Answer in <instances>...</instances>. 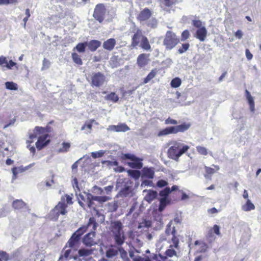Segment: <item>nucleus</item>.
Here are the masks:
<instances>
[{
	"label": "nucleus",
	"instance_id": "obj_1",
	"mask_svg": "<svg viewBox=\"0 0 261 261\" xmlns=\"http://www.w3.org/2000/svg\"><path fill=\"white\" fill-rule=\"evenodd\" d=\"M169 148L167 151L169 158L178 161L179 158L190 149V146L185 145L180 140H173L169 143Z\"/></svg>",
	"mask_w": 261,
	"mask_h": 261
},
{
	"label": "nucleus",
	"instance_id": "obj_2",
	"mask_svg": "<svg viewBox=\"0 0 261 261\" xmlns=\"http://www.w3.org/2000/svg\"><path fill=\"white\" fill-rule=\"evenodd\" d=\"M98 223L96 222L94 217H90L88 222L86 225H83L86 228V231L88 228H90V231L85 234L83 238V243L84 245L88 247H91L97 244L95 241V230L98 226Z\"/></svg>",
	"mask_w": 261,
	"mask_h": 261
},
{
	"label": "nucleus",
	"instance_id": "obj_3",
	"mask_svg": "<svg viewBox=\"0 0 261 261\" xmlns=\"http://www.w3.org/2000/svg\"><path fill=\"white\" fill-rule=\"evenodd\" d=\"M110 230L113 234L116 244L121 246L124 243L125 237L123 230V225L120 221H114L111 223Z\"/></svg>",
	"mask_w": 261,
	"mask_h": 261
},
{
	"label": "nucleus",
	"instance_id": "obj_4",
	"mask_svg": "<svg viewBox=\"0 0 261 261\" xmlns=\"http://www.w3.org/2000/svg\"><path fill=\"white\" fill-rule=\"evenodd\" d=\"M180 42V39L175 33L168 31L163 40V45L167 50H170L174 48Z\"/></svg>",
	"mask_w": 261,
	"mask_h": 261
},
{
	"label": "nucleus",
	"instance_id": "obj_5",
	"mask_svg": "<svg viewBox=\"0 0 261 261\" xmlns=\"http://www.w3.org/2000/svg\"><path fill=\"white\" fill-rule=\"evenodd\" d=\"M191 126L190 123L184 122L181 124L167 127L162 129L159 133V136H166L170 134H175L179 132H185Z\"/></svg>",
	"mask_w": 261,
	"mask_h": 261
},
{
	"label": "nucleus",
	"instance_id": "obj_6",
	"mask_svg": "<svg viewBox=\"0 0 261 261\" xmlns=\"http://www.w3.org/2000/svg\"><path fill=\"white\" fill-rule=\"evenodd\" d=\"M122 160L128 159L132 162L127 163L128 165L133 169H140L143 167L142 160L130 153L123 154L121 156Z\"/></svg>",
	"mask_w": 261,
	"mask_h": 261
},
{
	"label": "nucleus",
	"instance_id": "obj_7",
	"mask_svg": "<svg viewBox=\"0 0 261 261\" xmlns=\"http://www.w3.org/2000/svg\"><path fill=\"white\" fill-rule=\"evenodd\" d=\"M86 232V227H80L75 232L72 234L65 247H67L68 245L69 247L73 248L77 245L80 241L81 236Z\"/></svg>",
	"mask_w": 261,
	"mask_h": 261
},
{
	"label": "nucleus",
	"instance_id": "obj_8",
	"mask_svg": "<svg viewBox=\"0 0 261 261\" xmlns=\"http://www.w3.org/2000/svg\"><path fill=\"white\" fill-rule=\"evenodd\" d=\"M106 12L107 9L103 4H97L94 10L93 17L99 23H102L105 18Z\"/></svg>",
	"mask_w": 261,
	"mask_h": 261
},
{
	"label": "nucleus",
	"instance_id": "obj_9",
	"mask_svg": "<svg viewBox=\"0 0 261 261\" xmlns=\"http://www.w3.org/2000/svg\"><path fill=\"white\" fill-rule=\"evenodd\" d=\"M87 196V206L89 208H93L96 212V214H99L98 210H96L94 206V201H97L100 202H104L110 199L109 197L106 196H94L90 193H85Z\"/></svg>",
	"mask_w": 261,
	"mask_h": 261
},
{
	"label": "nucleus",
	"instance_id": "obj_10",
	"mask_svg": "<svg viewBox=\"0 0 261 261\" xmlns=\"http://www.w3.org/2000/svg\"><path fill=\"white\" fill-rule=\"evenodd\" d=\"M106 82L105 75L100 72H94L91 77V86L92 87H100Z\"/></svg>",
	"mask_w": 261,
	"mask_h": 261
},
{
	"label": "nucleus",
	"instance_id": "obj_11",
	"mask_svg": "<svg viewBox=\"0 0 261 261\" xmlns=\"http://www.w3.org/2000/svg\"><path fill=\"white\" fill-rule=\"evenodd\" d=\"M68 205L64 202H59L51 210V214L54 218L57 219L60 215H64L67 213L66 208Z\"/></svg>",
	"mask_w": 261,
	"mask_h": 261
},
{
	"label": "nucleus",
	"instance_id": "obj_12",
	"mask_svg": "<svg viewBox=\"0 0 261 261\" xmlns=\"http://www.w3.org/2000/svg\"><path fill=\"white\" fill-rule=\"evenodd\" d=\"M12 206L15 211L19 212H30L29 205L22 199H15L12 203Z\"/></svg>",
	"mask_w": 261,
	"mask_h": 261
},
{
	"label": "nucleus",
	"instance_id": "obj_13",
	"mask_svg": "<svg viewBox=\"0 0 261 261\" xmlns=\"http://www.w3.org/2000/svg\"><path fill=\"white\" fill-rule=\"evenodd\" d=\"M190 249L196 253L205 252L207 251L208 247L203 241H195L194 244L189 245Z\"/></svg>",
	"mask_w": 261,
	"mask_h": 261
},
{
	"label": "nucleus",
	"instance_id": "obj_14",
	"mask_svg": "<svg viewBox=\"0 0 261 261\" xmlns=\"http://www.w3.org/2000/svg\"><path fill=\"white\" fill-rule=\"evenodd\" d=\"M49 135L47 134L39 136L38 140L35 144L38 150H41L49 144L50 140L47 139Z\"/></svg>",
	"mask_w": 261,
	"mask_h": 261
},
{
	"label": "nucleus",
	"instance_id": "obj_15",
	"mask_svg": "<svg viewBox=\"0 0 261 261\" xmlns=\"http://www.w3.org/2000/svg\"><path fill=\"white\" fill-rule=\"evenodd\" d=\"M150 55L148 54L142 53L140 54L137 59V64L140 68L146 66L149 62Z\"/></svg>",
	"mask_w": 261,
	"mask_h": 261
},
{
	"label": "nucleus",
	"instance_id": "obj_16",
	"mask_svg": "<svg viewBox=\"0 0 261 261\" xmlns=\"http://www.w3.org/2000/svg\"><path fill=\"white\" fill-rule=\"evenodd\" d=\"M151 15V11L148 8H145L139 13L137 19L140 22L145 21L149 19Z\"/></svg>",
	"mask_w": 261,
	"mask_h": 261
},
{
	"label": "nucleus",
	"instance_id": "obj_17",
	"mask_svg": "<svg viewBox=\"0 0 261 261\" xmlns=\"http://www.w3.org/2000/svg\"><path fill=\"white\" fill-rule=\"evenodd\" d=\"M144 36L143 35L142 32L140 29H137V31L135 33L132 38L131 46L136 47L139 44V41L142 39V37Z\"/></svg>",
	"mask_w": 261,
	"mask_h": 261
},
{
	"label": "nucleus",
	"instance_id": "obj_18",
	"mask_svg": "<svg viewBox=\"0 0 261 261\" xmlns=\"http://www.w3.org/2000/svg\"><path fill=\"white\" fill-rule=\"evenodd\" d=\"M34 164V163L31 164L26 167L20 166L19 167H13L11 169L13 173V178L16 179L17 177V175L19 173L24 172V171L29 169V168L32 167Z\"/></svg>",
	"mask_w": 261,
	"mask_h": 261
},
{
	"label": "nucleus",
	"instance_id": "obj_19",
	"mask_svg": "<svg viewBox=\"0 0 261 261\" xmlns=\"http://www.w3.org/2000/svg\"><path fill=\"white\" fill-rule=\"evenodd\" d=\"M116 44V40L114 38H110L103 42L102 47L106 50L112 51Z\"/></svg>",
	"mask_w": 261,
	"mask_h": 261
},
{
	"label": "nucleus",
	"instance_id": "obj_20",
	"mask_svg": "<svg viewBox=\"0 0 261 261\" xmlns=\"http://www.w3.org/2000/svg\"><path fill=\"white\" fill-rule=\"evenodd\" d=\"M110 128L111 130L120 132H125L129 130V127L125 123H120L117 125H110Z\"/></svg>",
	"mask_w": 261,
	"mask_h": 261
},
{
	"label": "nucleus",
	"instance_id": "obj_21",
	"mask_svg": "<svg viewBox=\"0 0 261 261\" xmlns=\"http://www.w3.org/2000/svg\"><path fill=\"white\" fill-rule=\"evenodd\" d=\"M154 175V171L153 168L144 167L142 170V177L152 179Z\"/></svg>",
	"mask_w": 261,
	"mask_h": 261
},
{
	"label": "nucleus",
	"instance_id": "obj_22",
	"mask_svg": "<svg viewBox=\"0 0 261 261\" xmlns=\"http://www.w3.org/2000/svg\"><path fill=\"white\" fill-rule=\"evenodd\" d=\"M207 31L205 27L199 28L195 33V37L199 39L200 41H203L206 36Z\"/></svg>",
	"mask_w": 261,
	"mask_h": 261
},
{
	"label": "nucleus",
	"instance_id": "obj_23",
	"mask_svg": "<svg viewBox=\"0 0 261 261\" xmlns=\"http://www.w3.org/2000/svg\"><path fill=\"white\" fill-rule=\"evenodd\" d=\"M101 45L100 41L97 40H92L87 42L89 49L91 51H95Z\"/></svg>",
	"mask_w": 261,
	"mask_h": 261
},
{
	"label": "nucleus",
	"instance_id": "obj_24",
	"mask_svg": "<svg viewBox=\"0 0 261 261\" xmlns=\"http://www.w3.org/2000/svg\"><path fill=\"white\" fill-rule=\"evenodd\" d=\"M93 253V249H92L82 248L78 251L79 256L83 258L91 255Z\"/></svg>",
	"mask_w": 261,
	"mask_h": 261
},
{
	"label": "nucleus",
	"instance_id": "obj_25",
	"mask_svg": "<svg viewBox=\"0 0 261 261\" xmlns=\"http://www.w3.org/2000/svg\"><path fill=\"white\" fill-rule=\"evenodd\" d=\"M140 47L145 50L151 51V47L148 38L146 36L142 37L141 40Z\"/></svg>",
	"mask_w": 261,
	"mask_h": 261
},
{
	"label": "nucleus",
	"instance_id": "obj_26",
	"mask_svg": "<svg viewBox=\"0 0 261 261\" xmlns=\"http://www.w3.org/2000/svg\"><path fill=\"white\" fill-rule=\"evenodd\" d=\"M158 196V192L155 191L153 190H149L147 192V194L144 197V199L150 203L151 201H152L154 199L156 198V197Z\"/></svg>",
	"mask_w": 261,
	"mask_h": 261
},
{
	"label": "nucleus",
	"instance_id": "obj_27",
	"mask_svg": "<svg viewBox=\"0 0 261 261\" xmlns=\"http://www.w3.org/2000/svg\"><path fill=\"white\" fill-rule=\"evenodd\" d=\"M158 70L156 68H154L148 74V75L143 79V84H145L148 83L153 79L157 74Z\"/></svg>",
	"mask_w": 261,
	"mask_h": 261
},
{
	"label": "nucleus",
	"instance_id": "obj_28",
	"mask_svg": "<svg viewBox=\"0 0 261 261\" xmlns=\"http://www.w3.org/2000/svg\"><path fill=\"white\" fill-rule=\"evenodd\" d=\"M245 93L248 102L250 106V109L251 111L253 112L254 111V102L253 98L251 95L250 93L247 90H246Z\"/></svg>",
	"mask_w": 261,
	"mask_h": 261
},
{
	"label": "nucleus",
	"instance_id": "obj_29",
	"mask_svg": "<svg viewBox=\"0 0 261 261\" xmlns=\"http://www.w3.org/2000/svg\"><path fill=\"white\" fill-rule=\"evenodd\" d=\"M255 209L254 205L251 202V200L247 199L246 203L242 205V210L245 212H249Z\"/></svg>",
	"mask_w": 261,
	"mask_h": 261
},
{
	"label": "nucleus",
	"instance_id": "obj_30",
	"mask_svg": "<svg viewBox=\"0 0 261 261\" xmlns=\"http://www.w3.org/2000/svg\"><path fill=\"white\" fill-rule=\"evenodd\" d=\"M165 233L167 236L176 234L177 232L174 226H172L171 223H169L166 226Z\"/></svg>",
	"mask_w": 261,
	"mask_h": 261
},
{
	"label": "nucleus",
	"instance_id": "obj_31",
	"mask_svg": "<svg viewBox=\"0 0 261 261\" xmlns=\"http://www.w3.org/2000/svg\"><path fill=\"white\" fill-rule=\"evenodd\" d=\"M170 203V201L166 197H162L160 200L159 211L162 212L166 205Z\"/></svg>",
	"mask_w": 261,
	"mask_h": 261
},
{
	"label": "nucleus",
	"instance_id": "obj_32",
	"mask_svg": "<svg viewBox=\"0 0 261 261\" xmlns=\"http://www.w3.org/2000/svg\"><path fill=\"white\" fill-rule=\"evenodd\" d=\"M71 144L69 142H63L62 143V147L58 150V153H64L69 151Z\"/></svg>",
	"mask_w": 261,
	"mask_h": 261
},
{
	"label": "nucleus",
	"instance_id": "obj_33",
	"mask_svg": "<svg viewBox=\"0 0 261 261\" xmlns=\"http://www.w3.org/2000/svg\"><path fill=\"white\" fill-rule=\"evenodd\" d=\"M121 194L124 196H132L133 189L130 186H125L120 191Z\"/></svg>",
	"mask_w": 261,
	"mask_h": 261
},
{
	"label": "nucleus",
	"instance_id": "obj_34",
	"mask_svg": "<svg viewBox=\"0 0 261 261\" xmlns=\"http://www.w3.org/2000/svg\"><path fill=\"white\" fill-rule=\"evenodd\" d=\"M53 129L50 126H46L45 127H43L41 126H36L35 130L37 131L39 133H41L42 134L44 133H50L52 131Z\"/></svg>",
	"mask_w": 261,
	"mask_h": 261
},
{
	"label": "nucleus",
	"instance_id": "obj_35",
	"mask_svg": "<svg viewBox=\"0 0 261 261\" xmlns=\"http://www.w3.org/2000/svg\"><path fill=\"white\" fill-rule=\"evenodd\" d=\"M171 241L173 243V245H170L169 247L173 248L174 247L176 249L179 248V239L176 234H174L171 237Z\"/></svg>",
	"mask_w": 261,
	"mask_h": 261
},
{
	"label": "nucleus",
	"instance_id": "obj_36",
	"mask_svg": "<svg viewBox=\"0 0 261 261\" xmlns=\"http://www.w3.org/2000/svg\"><path fill=\"white\" fill-rule=\"evenodd\" d=\"M106 99L113 102H116L118 101L119 97L115 92H111L106 96Z\"/></svg>",
	"mask_w": 261,
	"mask_h": 261
},
{
	"label": "nucleus",
	"instance_id": "obj_37",
	"mask_svg": "<svg viewBox=\"0 0 261 261\" xmlns=\"http://www.w3.org/2000/svg\"><path fill=\"white\" fill-rule=\"evenodd\" d=\"M71 57L73 62L78 65H82L83 64L82 60L80 56L75 53H73L71 54Z\"/></svg>",
	"mask_w": 261,
	"mask_h": 261
},
{
	"label": "nucleus",
	"instance_id": "obj_38",
	"mask_svg": "<svg viewBox=\"0 0 261 261\" xmlns=\"http://www.w3.org/2000/svg\"><path fill=\"white\" fill-rule=\"evenodd\" d=\"M87 45V42L78 43L75 48L79 53H84L86 50V47Z\"/></svg>",
	"mask_w": 261,
	"mask_h": 261
},
{
	"label": "nucleus",
	"instance_id": "obj_39",
	"mask_svg": "<svg viewBox=\"0 0 261 261\" xmlns=\"http://www.w3.org/2000/svg\"><path fill=\"white\" fill-rule=\"evenodd\" d=\"M40 134H42V133H39L37 131L35 130V127L34 130H33V133H30L29 134V139L31 140H28L27 141V142L28 143H29V144H31V143H33V139H36L38 135H40Z\"/></svg>",
	"mask_w": 261,
	"mask_h": 261
},
{
	"label": "nucleus",
	"instance_id": "obj_40",
	"mask_svg": "<svg viewBox=\"0 0 261 261\" xmlns=\"http://www.w3.org/2000/svg\"><path fill=\"white\" fill-rule=\"evenodd\" d=\"M85 192L84 193V194L86 196V198L85 197L84 195H82L81 194H80L78 197V200H79V204H80L81 206H82V207H84V205H85V203L87 205V196L85 194Z\"/></svg>",
	"mask_w": 261,
	"mask_h": 261
},
{
	"label": "nucleus",
	"instance_id": "obj_41",
	"mask_svg": "<svg viewBox=\"0 0 261 261\" xmlns=\"http://www.w3.org/2000/svg\"><path fill=\"white\" fill-rule=\"evenodd\" d=\"M181 84V80L179 77H175L171 81L170 85L173 88H177L180 86Z\"/></svg>",
	"mask_w": 261,
	"mask_h": 261
},
{
	"label": "nucleus",
	"instance_id": "obj_42",
	"mask_svg": "<svg viewBox=\"0 0 261 261\" xmlns=\"http://www.w3.org/2000/svg\"><path fill=\"white\" fill-rule=\"evenodd\" d=\"M190 47V44L189 43H183L181 46L178 49V53L182 54L187 51Z\"/></svg>",
	"mask_w": 261,
	"mask_h": 261
},
{
	"label": "nucleus",
	"instance_id": "obj_43",
	"mask_svg": "<svg viewBox=\"0 0 261 261\" xmlns=\"http://www.w3.org/2000/svg\"><path fill=\"white\" fill-rule=\"evenodd\" d=\"M94 122H95V120L94 119H91L89 121L85 122V123L82 126V129L84 130L88 128L89 130V132H91L92 127V124Z\"/></svg>",
	"mask_w": 261,
	"mask_h": 261
},
{
	"label": "nucleus",
	"instance_id": "obj_44",
	"mask_svg": "<svg viewBox=\"0 0 261 261\" xmlns=\"http://www.w3.org/2000/svg\"><path fill=\"white\" fill-rule=\"evenodd\" d=\"M128 173L131 176L135 179L139 178L141 175L140 171L136 170H129Z\"/></svg>",
	"mask_w": 261,
	"mask_h": 261
},
{
	"label": "nucleus",
	"instance_id": "obj_45",
	"mask_svg": "<svg viewBox=\"0 0 261 261\" xmlns=\"http://www.w3.org/2000/svg\"><path fill=\"white\" fill-rule=\"evenodd\" d=\"M5 86L6 88L9 90H16L17 89V84L12 82H7L5 83Z\"/></svg>",
	"mask_w": 261,
	"mask_h": 261
},
{
	"label": "nucleus",
	"instance_id": "obj_46",
	"mask_svg": "<svg viewBox=\"0 0 261 261\" xmlns=\"http://www.w3.org/2000/svg\"><path fill=\"white\" fill-rule=\"evenodd\" d=\"M171 193L170 188L169 187H166L164 189L161 190L159 195L160 196L163 197H166L169 195V194Z\"/></svg>",
	"mask_w": 261,
	"mask_h": 261
},
{
	"label": "nucleus",
	"instance_id": "obj_47",
	"mask_svg": "<svg viewBox=\"0 0 261 261\" xmlns=\"http://www.w3.org/2000/svg\"><path fill=\"white\" fill-rule=\"evenodd\" d=\"M9 259L8 253L4 251H0V261H8Z\"/></svg>",
	"mask_w": 261,
	"mask_h": 261
},
{
	"label": "nucleus",
	"instance_id": "obj_48",
	"mask_svg": "<svg viewBox=\"0 0 261 261\" xmlns=\"http://www.w3.org/2000/svg\"><path fill=\"white\" fill-rule=\"evenodd\" d=\"M119 251L120 252L121 257L123 259V261H129V259L127 257V253L124 249L120 248H119Z\"/></svg>",
	"mask_w": 261,
	"mask_h": 261
},
{
	"label": "nucleus",
	"instance_id": "obj_49",
	"mask_svg": "<svg viewBox=\"0 0 261 261\" xmlns=\"http://www.w3.org/2000/svg\"><path fill=\"white\" fill-rule=\"evenodd\" d=\"M190 34L188 30H184L181 34L180 40L181 41H185L189 38Z\"/></svg>",
	"mask_w": 261,
	"mask_h": 261
},
{
	"label": "nucleus",
	"instance_id": "obj_50",
	"mask_svg": "<svg viewBox=\"0 0 261 261\" xmlns=\"http://www.w3.org/2000/svg\"><path fill=\"white\" fill-rule=\"evenodd\" d=\"M178 3V0H164V4L166 7H170Z\"/></svg>",
	"mask_w": 261,
	"mask_h": 261
},
{
	"label": "nucleus",
	"instance_id": "obj_51",
	"mask_svg": "<svg viewBox=\"0 0 261 261\" xmlns=\"http://www.w3.org/2000/svg\"><path fill=\"white\" fill-rule=\"evenodd\" d=\"M212 175V168L205 167L204 176L206 179H210Z\"/></svg>",
	"mask_w": 261,
	"mask_h": 261
},
{
	"label": "nucleus",
	"instance_id": "obj_52",
	"mask_svg": "<svg viewBox=\"0 0 261 261\" xmlns=\"http://www.w3.org/2000/svg\"><path fill=\"white\" fill-rule=\"evenodd\" d=\"M64 197L66 198L65 200H66V201L67 202V204H72L73 203V202L72 201V194L71 195V196H70L69 195H68V194H66L64 197H62L61 200L62 201H64L65 200Z\"/></svg>",
	"mask_w": 261,
	"mask_h": 261
},
{
	"label": "nucleus",
	"instance_id": "obj_53",
	"mask_svg": "<svg viewBox=\"0 0 261 261\" xmlns=\"http://www.w3.org/2000/svg\"><path fill=\"white\" fill-rule=\"evenodd\" d=\"M192 25L198 29L204 27L202 25V22L199 20H193L192 21Z\"/></svg>",
	"mask_w": 261,
	"mask_h": 261
},
{
	"label": "nucleus",
	"instance_id": "obj_54",
	"mask_svg": "<svg viewBox=\"0 0 261 261\" xmlns=\"http://www.w3.org/2000/svg\"><path fill=\"white\" fill-rule=\"evenodd\" d=\"M103 164H106L109 166H118V162L117 161H103L102 162Z\"/></svg>",
	"mask_w": 261,
	"mask_h": 261
},
{
	"label": "nucleus",
	"instance_id": "obj_55",
	"mask_svg": "<svg viewBox=\"0 0 261 261\" xmlns=\"http://www.w3.org/2000/svg\"><path fill=\"white\" fill-rule=\"evenodd\" d=\"M168 183L165 180L161 179L156 182V186L159 188H163L168 185Z\"/></svg>",
	"mask_w": 261,
	"mask_h": 261
},
{
	"label": "nucleus",
	"instance_id": "obj_56",
	"mask_svg": "<svg viewBox=\"0 0 261 261\" xmlns=\"http://www.w3.org/2000/svg\"><path fill=\"white\" fill-rule=\"evenodd\" d=\"M197 151L202 155H206L207 153V150L205 148L202 146H197L196 147Z\"/></svg>",
	"mask_w": 261,
	"mask_h": 261
},
{
	"label": "nucleus",
	"instance_id": "obj_57",
	"mask_svg": "<svg viewBox=\"0 0 261 261\" xmlns=\"http://www.w3.org/2000/svg\"><path fill=\"white\" fill-rule=\"evenodd\" d=\"M165 123L166 124L176 125L178 123V122H177V120L172 119L170 117H169L165 120Z\"/></svg>",
	"mask_w": 261,
	"mask_h": 261
},
{
	"label": "nucleus",
	"instance_id": "obj_58",
	"mask_svg": "<svg viewBox=\"0 0 261 261\" xmlns=\"http://www.w3.org/2000/svg\"><path fill=\"white\" fill-rule=\"evenodd\" d=\"M104 152L102 151L98 152H93L91 153V156L93 158L96 159L97 158L101 157L103 155Z\"/></svg>",
	"mask_w": 261,
	"mask_h": 261
},
{
	"label": "nucleus",
	"instance_id": "obj_59",
	"mask_svg": "<svg viewBox=\"0 0 261 261\" xmlns=\"http://www.w3.org/2000/svg\"><path fill=\"white\" fill-rule=\"evenodd\" d=\"M7 60L5 57L3 56L0 57V65L3 67H5V65H7Z\"/></svg>",
	"mask_w": 261,
	"mask_h": 261
},
{
	"label": "nucleus",
	"instance_id": "obj_60",
	"mask_svg": "<svg viewBox=\"0 0 261 261\" xmlns=\"http://www.w3.org/2000/svg\"><path fill=\"white\" fill-rule=\"evenodd\" d=\"M213 233H215L216 234L219 236H221V233L220 231V227L218 225H213Z\"/></svg>",
	"mask_w": 261,
	"mask_h": 261
},
{
	"label": "nucleus",
	"instance_id": "obj_61",
	"mask_svg": "<svg viewBox=\"0 0 261 261\" xmlns=\"http://www.w3.org/2000/svg\"><path fill=\"white\" fill-rule=\"evenodd\" d=\"M16 63L13 62L12 60H10L9 62H7V65H5V67L8 69H11L12 67L15 66Z\"/></svg>",
	"mask_w": 261,
	"mask_h": 261
},
{
	"label": "nucleus",
	"instance_id": "obj_62",
	"mask_svg": "<svg viewBox=\"0 0 261 261\" xmlns=\"http://www.w3.org/2000/svg\"><path fill=\"white\" fill-rule=\"evenodd\" d=\"M114 188V186L113 185H110L104 188L105 190L106 191L107 194H109L111 193L112 190Z\"/></svg>",
	"mask_w": 261,
	"mask_h": 261
},
{
	"label": "nucleus",
	"instance_id": "obj_63",
	"mask_svg": "<svg viewBox=\"0 0 261 261\" xmlns=\"http://www.w3.org/2000/svg\"><path fill=\"white\" fill-rule=\"evenodd\" d=\"M245 54H246V57L247 59L248 60H250L251 59H252L253 55L250 52V51H249V50L248 49H246V50H245Z\"/></svg>",
	"mask_w": 261,
	"mask_h": 261
},
{
	"label": "nucleus",
	"instance_id": "obj_64",
	"mask_svg": "<svg viewBox=\"0 0 261 261\" xmlns=\"http://www.w3.org/2000/svg\"><path fill=\"white\" fill-rule=\"evenodd\" d=\"M235 36L239 39H241L243 35V32L241 30H238L234 34Z\"/></svg>",
	"mask_w": 261,
	"mask_h": 261
}]
</instances>
